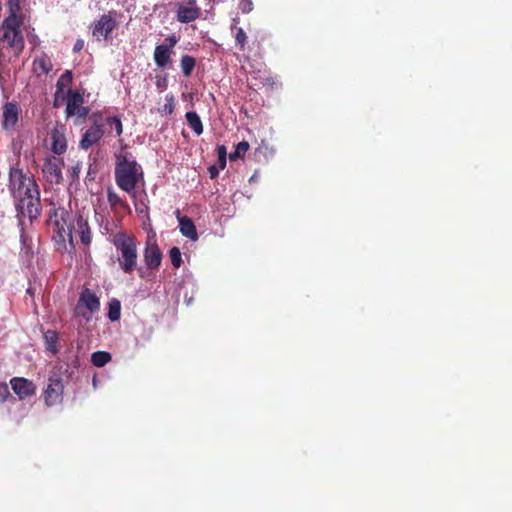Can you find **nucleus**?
I'll return each instance as SVG.
<instances>
[{"instance_id": "nucleus-1", "label": "nucleus", "mask_w": 512, "mask_h": 512, "mask_svg": "<svg viewBox=\"0 0 512 512\" xmlns=\"http://www.w3.org/2000/svg\"><path fill=\"white\" fill-rule=\"evenodd\" d=\"M9 188L16 200V210L30 221L37 219L42 210L40 189L33 176H28L21 168L12 167L9 171Z\"/></svg>"}, {"instance_id": "nucleus-2", "label": "nucleus", "mask_w": 512, "mask_h": 512, "mask_svg": "<svg viewBox=\"0 0 512 512\" xmlns=\"http://www.w3.org/2000/svg\"><path fill=\"white\" fill-rule=\"evenodd\" d=\"M54 226L62 240L68 237L69 242L73 243V234H78L82 244L91 243V231L88 221L80 214H72L65 208H58L54 211Z\"/></svg>"}, {"instance_id": "nucleus-3", "label": "nucleus", "mask_w": 512, "mask_h": 512, "mask_svg": "<svg viewBox=\"0 0 512 512\" xmlns=\"http://www.w3.org/2000/svg\"><path fill=\"white\" fill-rule=\"evenodd\" d=\"M115 167V181L119 188L128 194L135 196V188L138 183L137 163L134 160H128L124 155H117Z\"/></svg>"}, {"instance_id": "nucleus-4", "label": "nucleus", "mask_w": 512, "mask_h": 512, "mask_svg": "<svg viewBox=\"0 0 512 512\" xmlns=\"http://www.w3.org/2000/svg\"><path fill=\"white\" fill-rule=\"evenodd\" d=\"M114 245L118 252V263L121 270L126 274H130L136 270L138 254L135 238L120 234L115 239Z\"/></svg>"}, {"instance_id": "nucleus-5", "label": "nucleus", "mask_w": 512, "mask_h": 512, "mask_svg": "<svg viewBox=\"0 0 512 512\" xmlns=\"http://www.w3.org/2000/svg\"><path fill=\"white\" fill-rule=\"evenodd\" d=\"M24 20L5 18L0 26V43H4L7 47L14 50L19 55L24 47L25 41L21 31Z\"/></svg>"}, {"instance_id": "nucleus-6", "label": "nucleus", "mask_w": 512, "mask_h": 512, "mask_svg": "<svg viewBox=\"0 0 512 512\" xmlns=\"http://www.w3.org/2000/svg\"><path fill=\"white\" fill-rule=\"evenodd\" d=\"M100 309V300L92 290L85 288L79 297L78 303L75 307L74 314L77 317H82L89 320L92 314Z\"/></svg>"}, {"instance_id": "nucleus-7", "label": "nucleus", "mask_w": 512, "mask_h": 512, "mask_svg": "<svg viewBox=\"0 0 512 512\" xmlns=\"http://www.w3.org/2000/svg\"><path fill=\"white\" fill-rule=\"evenodd\" d=\"M65 163L62 158L49 156L44 159L42 173L50 184L59 185L63 182L62 168Z\"/></svg>"}, {"instance_id": "nucleus-8", "label": "nucleus", "mask_w": 512, "mask_h": 512, "mask_svg": "<svg viewBox=\"0 0 512 512\" xmlns=\"http://www.w3.org/2000/svg\"><path fill=\"white\" fill-rule=\"evenodd\" d=\"M64 384L60 376L49 377L48 384L43 392V398L46 406L52 407L60 404L63 400Z\"/></svg>"}, {"instance_id": "nucleus-9", "label": "nucleus", "mask_w": 512, "mask_h": 512, "mask_svg": "<svg viewBox=\"0 0 512 512\" xmlns=\"http://www.w3.org/2000/svg\"><path fill=\"white\" fill-rule=\"evenodd\" d=\"M84 98L78 92L74 90H69L67 93V103H66V116H77L79 119L84 120L89 114V108L83 106Z\"/></svg>"}, {"instance_id": "nucleus-10", "label": "nucleus", "mask_w": 512, "mask_h": 512, "mask_svg": "<svg viewBox=\"0 0 512 512\" xmlns=\"http://www.w3.org/2000/svg\"><path fill=\"white\" fill-rule=\"evenodd\" d=\"M115 27V19L110 14H104L94 23L92 35L99 41L105 40Z\"/></svg>"}, {"instance_id": "nucleus-11", "label": "nucleus", "mask_w": 512, "mask_h": 512, "mask_svg": "<svg viewBox=\"0 0 512 512\" xmlns=\"http://www.w3.org/2000/svg\"><path fill=\"white\" fill-rule=\"evenodd\" d=\"M104 135L102 123L98 119H94V123L83 134L79 146L81 149L88 150L93 145L97 144Z\"/></svg>"}, {"instance_id": "nucleus-12", "label": "nucleus", "mask_w": 512, "mask_h": 512, "mask_svg": "<svg viewBox=\"0 0 512 512\" xmlns=\"http://www.w3.org/2000/svg\"><path fill=\"white\" fill-rule=\"evenodd\" d=\"M11 388L19 399L24 400L36 394V385L29 379L14 377L10 380Z\"/></svg>"}, {"instance_id": "nucleus-13", "label": "nucleus", "mask_w": 512, "mask_h": 512, "mask_svg": "<svg viewBox=\"0 0 512 512\" xmlns=\"http://www.w3.org/2000/svg\"><path fill=\"white\" fill-rule=\"evenodd\" d=\"M19 120V107L14 102H7L2 107V128L5 131L13 130Z\"/></svg>"}, {"instance_id": "nucleus-14", "label": "nucleus", "mask_w": 512, "mask_h": 512, "mask_svg": "<svg viewBox=\"0 0 512 512\" xmlns=\"http://www.w3.org/2000/svg\"><path fill=\"white\" fill-rule=\"evenodd\" d=\"M187 5H179L177 10V20L181 23H190L199 18L201 10L197 6L196 0H187Z\"/></svg>"}, {"instance_id": "nucleus-15", "label": "nucleus", "mask_w": 512, "mask_h": 512, "mask_svg": "<svg viewBox=\"0 0 512 512\" xmlns=\"http://www.w3.org/2000/svg\"><path fill=\"white\" fill-rule=\"evenodd\" d=\"M144 261L148 269L150 270H158L161 261H162V253L155 242H148L146 244V248L144 250Z\"/></svg>"}, {"instance_id": "nucleus-16", "label": "nucleus", "mask_w": 512, "mask_h": 512, "mask_svg": "<svg viewBox=\"0 0 512 512\" xmlns=\"http://www.w3.org/2000/svg\"><path fill=\"white\" fill-rule=\"evenodd\" d=\"M51 150L56 155H62L67 150V140L63 129L54 128L51 131Z\"/></svg>"}, {"instance_id": "nucleus-17", "label": "nucleus", "mask_w": 512, "mask_h": 512, "mask_svg": "<svg viewBox=\"0 0 512 512\" xmlns=\"http://www.w3.org/2000/svg\"><path fill=\"white\" fill-rule=\"evenodd\" d=\"M177 219L179 221L180 232L186 238H189L193 241L198 239V234L196 230V226L191 218L188 216H181L180 211L176 212Z\"/></svg>"}, {"instance_id": "nucleus-18", "label": "nucleus", "mask_w": 512, "mask_h": 512, "mask_svg": "<svg viewBox=\"0 0 512 512\" xmlns=\"http://www.w3.org/2000/svg\"><path fill=\"white\" fill-rule=\"evenodd\" d=\"M174 51L166 45H157L154 50V61L159 68H165L171 62V56Z\"/></svg>"}, {"instance_id": "nucleus-19", "label": "nucleus", "mask_w": 512, "mask_h": 512, "mask_svg": "<svg viewBox=\"0 0 512 512\" xmlns=\"http://www.w3.org/2000/svg\"><path fill=\"white\" fill-rule=\"evenodd\" d=\"M107 200L115 212H131L129 205L112 189L107 191Z\"/></svg>"}, {"instance_id": "nucleus-20", "label": "nucleus", "mask_w": 512, "mask_h": 512, "mask_svg": "<svg viewBox=\"0 0 512 512\" xmlns=\"http://www.w3.org/2000/svg\"><path fill=\"white\" fill-rule=\"evenodd\" d=\"M187 124L193 132L199 136L203 133V124L199 115L195 111H189L185 115Z\"/></svg>"}, {"instance_id": "nucleus-21", "label": "nucleus", "mask_w": 512, "mask_h": 512, "mask_svg": "<svg viewBox=\"0 0 512 512\" xmlns=\"http://www.w3.org/2000/svg\"><path fill=\"white\" fill-rule=\"evenodd\" d=\"M8 19L24 20L21 9V0H7Z\"/></svg>"}, {"instance_id": "nucleus-22", "label": "nucleus", "mask_w": 512, "mask_h": 512, "mask_svg": "<svg viewBox=\"0 0 512 512\" xmlns=\"http://www.w3.org/2000/svg\"><path fill=\"white\" fill-rule=\"evenodd\" d=\"M43 338H44L46 349L54 354L57 353L58 352V348H57L58 333L55 330H47L44 333Z\"/></svg>"}, {"instance_id": "nucleus-23", "label": "nucleus", "mask_w": 512, "mask_h": 512, "mask_svg": "<svg viewBox=\"0 0 512 512\" xmlns=\"http://www.w3.org/2000/svg\"><path fill=\"white\" fill-rule=\"evenodd\" d=\"M196 65V60L190 55H183L180 60L182 73L185 77L191 76Z\"/></svg>"}, {"instance_id": "nucleus-24", "label": "nucleus", "mask_w": 512, "mask_h": 512, "mask_svg": "<svg viewBox=\"0 0 512 512\" xmlns=\"http://www.w3.org/2000/svg\"><path fill=\"white\" fill-rule=\"evenodd\" d=\"M111 359V354L106 351H96L91 355V362L96 367L105 366L107 363L111 361Z\"/></svg>"}, {"instance_id": "nucleus-25", "label": "nucleus", "mask_w": 512, "mask_h": 512, "mask_svg": "<svg viewBox=\"0 0 512 512\" xmlns=\"http://www.w3.org/2000/svg\"><path fill=\"white\" fill-rule=\"evenodd\" d=\"M121 316V303L118 299L113 298L109 302L108 318L110 321H117Z\"/></svg>"}, {"instance_id": "nucleus-26", "label": "nucleus", "mask_w": 512, "mask_h": 512, "mask_svg": "<svg viewBox=\"0 0 512 512\" xmlns=\"http://www.w3.org/2000/svg\"><path fill=\"white\" fill-rule=\"evenodd\" d=\"M249 143L247 141H241L237 144L235 151L230 153L229 159L235 161L239 158H243L249 150Z\"/></svg>"}, {"instance_id": "nucleus-27", "label": "nucleus", "mask_w": 512, "mask_h": 512, "mask_svg": "<svg viewBox=\"0 0 512 512\" xmlns=\"http://www.w3.org/2000/svg\"><path fill=\"white\" fill-rule=\"evenodd\" d=\"M73 80V74L70 70H66L57 82V89L63 90L65 87H68Z\"/></svg>"}, {"instance_id": "nucleus-28", "label": "nucleus", "mask_w": 512, "mask_h": 512, "mask_svg": "<svg viewBox=\"0 0 512 512\" xmlns=\"http://www.w3.org/2000/svg\"><path fill=\"white\" fill-rule=\"evenodd\" d=\"M169 256L171 263L175 268H179L182 265L183 261L181 251L178 247H172L169 251Z\"/></svg>"}, {"instance_id": "nucleus-29", "label": "nucleus", "mask_w": 512, "mask_h": 512, "mask_svg": "<svg viewBox=\"0 0 512 512\" xmlns=\"http://www.w3.org/2000/svg\"><path fill=\"white\" fill-rule=\"evenodd\" d=\"M247 39H248V37L246 35V32L243 30V28H241V27L237 28V32L235 35V41H236V44L239 47L240 51L245 50V46L247 44Z\"/></svg>"}, {"instance_id": "nucleus-30", "label": "nucleus", "mask_w": 512, "mask_h": 512, "mask_svg": "<svg viewBox=\"0 0 512 512\" xmlns=\"http://www.w3.org/2000/svg\"><path fill=\"white\" fill-rule=\"evenodd\" d=\"M106 123L111 127L114 128L116 131V135L120 136L123 132V126L121 119L118 116H112L106 118Z\"/></svg>"}, {"instance_id": "nucleus-31", "label": "nucleus", "mask_w": 512, "mask_h": 512, "mask_svg": "<svg viewBox=\"0 0 512 512\" xmlns=\"http://www.w3.org/2000/svg\"><path fill=\"white\" fill-rule=\"evenodd\" d=\"M34 65L45 74H48L52 69V65L46 57L37 58L34 61Z\"/></svg>"}, {"instance_id": "nucleus-32", "label": "nucleus", "mask_w": 512, "mask_h": 512, "mask_svg": "<svg viewBox=\"0 0 512 512\" xmlns=\"http://www.w3.org/2000/svg\"><path fill=\"white\" fill-rule=\"evenodd\" d=\"M217 152H218L219 167L221 169H224L226 167V155H227L226 147L224 145H219L217 147Z\"/></svg>"}, {"instance_id": "nucleus-33", "label": "nucleus", "mask_w": 512, "mask_h": 512, "mask_svg": "<svg viewBox=\"0 0 512 512\" xmlns=\"http://www.w3.org/2000/svg\"><path fill=\"white\" fill-rule=\"evenodd\" d=\"M174 107H175V104H174V98L172 95H166V103L164 104L163 106V111L166 113V114H172L173 111H174Z\"/></svg>"}, {"instance_id": "nucleus-34", "label": "nucleus", "mask_w": 512, "mask_h": 512, "mask_svg": "<svg viewBox=\"0 0 512 512\" xmlns=\"http://www.w3.org/2000/svg\"><path fill=\"white\" fill-rule=\"evenodd\" d=\"M11 396L8 385L0 383V403H4Z\"/></svg>"}, {"instance_id": "nucleus-35", "label": "nucleus", "mask_w": 512, "mask_h": 512, "mask_svg": "<svg viewBox=\"0 0 512 512\" xmlns=\"http://www.w3.org/2000/svg\"><path fill=\"white\" fill-rule=\"evenodd\" d=\"M239 9L242 13L247 14L253 10V3L251 0H240Z\"/></svg>"}, {"instance_id": "nucleus-36", "label": "nucleus", "mask_w": 512, "mask_h": 512, "mask_svg": "<svg viewBox=\"0 0 512 512\" xmlns=\"http://www.w3.org/2000/svg\"><path fill=\"white\" fill-rule=\"evenodd\" d=\"M155 78H156V81H155L156 87L159 88L160 90H165L168 85L167 76L166 75H156Z\"/></svg>"}, {"instance_id": "nucleus-37", "label": "nucleus", "mask_w": 512, "mask_h": 512, "mask_svg": "<svg viewBox=\"0 0 512 512\" xmlns=\"http://www.w3.org/2000/svg\"><path fill=\"white\" fill-rule=\"evenodd\" d=\"M135 210L139 214H147L148 213V207L144 202L135 203Z\"/></svg>"}, {"instance_id": "nucleus-38", "label": "nucleus", "mask_w": 512, "mask_h": 512, "mask_svg": "<svg viewBox=\"0 0 512 512\" xmlns=\"http://www.w3.org/2000/svg\"><path fill=\"white\" fill-rule=\"evenodd\" d=\"M166 42L168 43V44H165L166 47H170V50L173 51V48L175 47V45L178 42V39H177L176 36L171 35V36L166 38Z\"/></svg>"}, {"instance_id": "nucleus-39", "label": "nucleus", "mask_w": 512, "mask_h": 512, "mask_svg": "<svg viewBox=\"0 0 512 512\" xmlns=\"http://www.w3.org/2000/svg\"><path fill=\"white\" fill-rule=\"evenodd\" d=\"M83 47H84V40L78 39L73 46V51L76 53L80 52L83 49Z\"/></svg>"}, {"instance_id": "nucleus-40", "label": "nucleus", "mask_w": 512, "mask_h": 512, "mask_svg": "<svg viewBox=\"0 0 512 512\" xmlns=\"http://www.w3.org/2000/svg\"><path fill=\"white\" fill-rule=\"evenodd\" d=\"M208 172H209V175H210L211 179H215L218 176V174H219L218 168L216 166H214V165L210 166L208 168Z\"/></svg>"}, {"instance_id": "nucleus-41", "label": "nucleus", "mask_w": 512, "mask_h": 512, "mask_svg": "<svg viewBox=\"0 0 512 512\" xmlns=\"http://www.w3.org/2000/svg\"><path fill=\"white\" fill-rule=\"evenodd\" d=\"M138 272H139L140 277H142V278H143V277H144V275H143V269H142V268H139V269H138Z\"/></svg>"}]
</instances>
